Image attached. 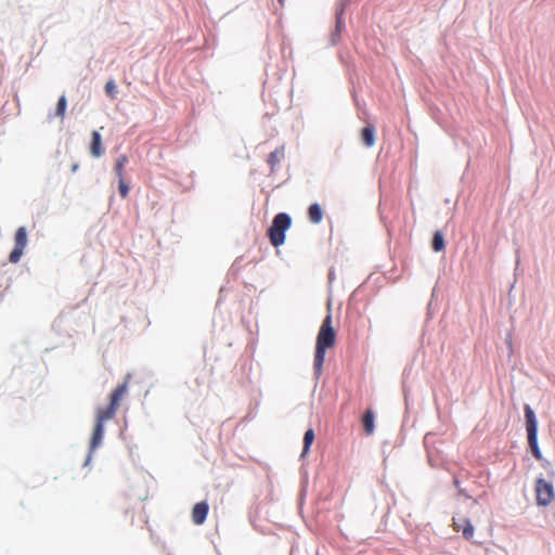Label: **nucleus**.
<instances>
[{
  "label": "nucleus",
  "mask_w": 555,
  "mask_h": 555,
  "mask_svg": "<svg viewBox=\"0 0 555 555\" xmlns=\"http://www.w3.org/2000/svg\"><path fill=\"white\" fill-rule=\"evenodd\" d=\"M130 376L127 375L125 380L118 385L109 396V403L106 406H99L95 410V423L90 440L91 451L95 450L102 442L104 435V423L115 417L121 399L128 392V384Z\"/></svg>",
  "instance_id": "nucleus-1"
},
{
  "label": "nucleus",
  "mask_w": 555,
  "mask_h": 555,
  "mask_svg": "<svg viewBox=\"0 0 555 555\" xmlns=\"http://www.w3.org/2000/svg\"><path fill=\"white\" fill-rule=\"evenodd\" d=\"M332 322V315L327 314L323 320L317 336L313 362L314 373L317 377H320V375L322 374L326 350L333 348L336 343V332L333 327Z\"/></svg>",
  "instance_id": "nucleus-2"
},
{
  "label": "nucleus",
  "mask_w": 555,
  "mask_h": 555,
  "mask_svg": "<svg viewBox=\"0 0 555 555\" xmlns=\"http://www.w3.org/2000/svg\"><path fill=\"white\" fill-rule=\"evenodd\" d=\"M292 219L285 212L278 214L268 230L270 243L274 247H279L285 242V232L291 228Z\"/></svg>",
  "instance_id": "nucleus-3"
},
{
  "label": "nucleus",
  "mask_w": 555,
  "mask_h": 555,
  "mask_svg": "<svg viewBox=\"0 0 555 555\" xmlns=\"http://www.w3.org/2000/svg\"><path fill=\"white\" fill-rule=\"evenodd\" d=\"M525 418L531 453L538 461H542V452L538 444V423L533 410L528 404L525 405Z\"/></svg>",
  "instance_id": "nucleus-4"
},
{
  "label": "nucleus",
  "mask_w": 555,
  "mask_h": 555,
  "mask_svg": "<svg viewBox=\"0 0 555 555\" xmlns=\"http://www.w3.org/2000/svg\"><path fill=\"white\" fill-rule=\"evenodd\" d=\"M535 500L539 506H547L555 499V491L553 485L543 479L538 478L534 485Z\"/></svg>",
  "instance_id": "nucleus-5"
},
{
  "label": "nucleus",
  "mask_w": 555,
  "mask_h": 555,
  "mask_svg": "<svg viewBox=\"0 0 555 555\" xmlns=\"http://www.w3.org/2000/svg\"><path fill=\"white\" fill-rule=\"evenodd\" d=\"M15 246L9 256V260L12 263H16L20 261L23 256L24 249L27 245V231L24 227H21L15 232Z\"/></svg>",
  "instance_id": "nucleus-6"
},
{
  "label": "nucleus",
  "mask_w": 555,
  "mask_h": 555,
  "mask_svg": "<svg viewBox=\"0 0 555 555\" xmlns=\"http://www.w3.org/2000/svg\"><path fill=\"white\" fill-rule=\"evenodd\" d=\"M453 529L456 532H462L463 537L466 540H472L474 537V532H475L474 526L465 517L453 518Z\"/></svg>",
  "instance_id": "nucleus-7"
},
{
  "label": "nucleus",
  "mask_w": 555,
  "mask_h": 555,
  "mask_svg": "<svg viewBox=\"0 0 555 555\" xmlns=\"http://www.w3.org/2000/svg\"><path fill=\"white\" fill-rule=\"evenodd\" d=\"M209 505L206 501L196 503L192 508V521L199 526L203 525L207 518Z\"/></svg>",
  "instance_id": "nucleus-8"
},
{
  "label": "nucleus",
  "mask_w": 555,
  "mask_h": 555,
  "mask_svg": "<svg viewBox=\"0 0 555 555\" xmlns=\"http://www.w3.org/2000/svg\"><path fill=\"white\" fill-rule=\"evenodd\" d=\"M90 153L93 157H100L103 154L102 141L100 133L94 130L92 132V140L90 144Z\"/></svg>",
  "instance_id": "nucleus-9"
},
{
  "label": "nucleus",
  "mask_w": 555,
  "mask_h": 555,
  "mask_svg": "<svg viewBox=\"0 0 555 555\" xmlns=\"http://www.w3.org/2000/svg\"><path fill=\"white\" fill-rule=\"evenodd\" d=\"M284 156L285 150L283 146L275 149L269 154L267 162L270 165L272 172L275 170V167L283 160Z\"/></svg>",
  "instance_id": "nucleus-10"
},
{
  "label": "nucleus",
  "mask_w": 555,
  "mask_h": 555,
  "mask_svg": "<svg viewBox=\"0 0 555 555\" xmlns=\"http://www.w3.org/2000/svg\"><path fill=\"white\" fill-rule=\"evenodd\" d=\"M361 139L366 147H371L375 144V129L372 125H369L362 129Z\"/></svg>",
  "instance_id": "nucleus-11"
},
{
  "label": "nucleus",
  "mask_w": 555,
  "mask_h": 555,
  "mask_svg": "<svg viewBox=\"0 0 555 555\" xmlns=\"http://www.w3.org/2000/svg\"><path fill=\"white\" fill-rule=\"evenodd\" d=\"M308 217L312 223H320L323 218V210L319 204H312L308 208Z\"/></svg>",
  "instance_id": "nucleus-12"
},
{
  "label": "nucleus",
  "mask_w": 555,
  "mask_h": 555,
  "mask_svg": "<svg viewBox=\"0 0 555 555\" xmlns=\"http://www.w3.org/2000/svg\"><path fill=\"white\" fill-rule=\"evenodd\" d=\"M374 420H375L374 412L372 410H367L362 417V424H363L366 435L373 434L374 428H375Z\"/></svg>",
  "instance_id": "nucleus-13"
},
{
  "label": "nucleus",
  "mask_w": 555,
  "mask_h": 555,
  "mask_svg": "<svg viewBox=\"0 0 555 555\" xmlns=\"http://www.w3.org/2000/svg\"><path fill=\"white\" fill-rule=\"evenodd\" d=\"M343 11L336 15V27L335 30L331 35V43L333 46L337 44L340 39L341 28H343Z\"/></svg>",
  "instance_id": "nucleus-14"
},
{
  "label": "nucleus",
  "mask_w": 555,
  "mask_h": 555,
  "mask_svg": "<svg viewBox=\"0 0 555 555\" xmlns=\"http://www.w3.org/2000/svg\"><path fill=\"white\" fill-rule=\"evenodd\" d=\"M127 163H128V157L126 155H120L116 159L114 170H115V173H116L118 180L125 179V166L127 165Z\"/></svg>",
  "instance_id": "nucleus-15"
},
{
  "label": "nucleus",
  "mask_w": 555,
  "mask_h": 555,
  "mask_svg": "<svg viewBox=\"0 0 555 555\" xmlns=\"http://www.w3.org/2000/svg\"><path fill=\"white\" fill-rule=\"evenodd\" d=\"M314 431L312 428H309L306 433H305V436H304V449H302V453L301 455L305 456L309 450H310V447L311 444L313 443L314 441Z\"/></svg>",
  "instance_id": "nucleus-16"
},
{
  "label": "nucleus",
  "mask_w": 555,
  "mask_h": 555,
  "mask_svg": "<svg viewBox=\"0 0 555 555\" xmlns=\"http://www.w3.org/2000/svg\"><path fill=\"white\" fill-rule=\"evenodd\" d=\"M431 246L435 251H441L444 249L446 244H444V238H443V235L441 232H439V231L435 232Z\"/></svg>",
  "instance_id": "nucleus-17"
},
{
  "label": "nucleus",
  "mask_w": 555,
  "mask_h": 555,
  "mask_svg": "<svg viewBox=\"0 0 555 555\" xmlns=\"http://www.w3.org/2000/svg\"><path fill=\"white\" fill-rule=\"evenodd\" d=\"M66 107H67V101H66V98L65 95H62L59 101H57V104H56V109H55V116L61 118V120L63 121L64 118H65V112H66Z\"/></svg>",
  "instance_id": "nucleus-18"
},
{
  "label": "nucleus",
  "mask_w": 555,
  "mask_h": 555,
  "mask_svg": "<svg viewBox=\"0 0 555 555\" xmlns=\"http://www.w3.org/2000/svg\"><path fill=\"white\" fill-rule=\"evenodd\" d=\"M105 92L106 94L112 98V99H115L116 98V94H117V86L115 83L114 80H108L105 85Z\"/></svg>",
  "instance_id": "nucleus-19"
},
{
  "label": "nucleus",
  "mask_w": 555,
  "mask_h": 555,
  "mask_svg": "<svg viewBox=\"0 0 555 555\" xmlns=\"http://www.w3.org/2000/svg\"><path fill=\"white\" fill-rule=\"evenodd\" d=\"M118 190L119 194L122 198H127L129 195V186L126 183L125 179L118 180Z\"/></svg>",
  "instance_id": "nucleus-20"
},
{
  "label": "nucleus",
  "mask_w": 555,
  "mask_h": 555,
  "mask_svg": "<svg viewBox=\"0 0 555 555\" xmlns=\"http://www.w3.org/2000/svg\"><path fill=\"white\" fill-rule=\"evenodd\" d=\"M77 169H78V165H77V164L73 165L72 170H73V171H76Z\"/></svg>",
  "instance_id": "nucleus-21"
},
{
  "label": "nucleus",
  "mask_w": 555,
  "mask_h": 555,
  "mask_svg": "<svg viewBox=\"0 0 555 555\" xmlns=\"http://www.w3.org/2000/svg\"><path fill=\"white\" fill-rule=\"evenodd\" d=\"M279 1H280V3H282V2H283V0H279Z\"/></svg>",
  "instance_id": "nucleus-22"
}]
</instances>
